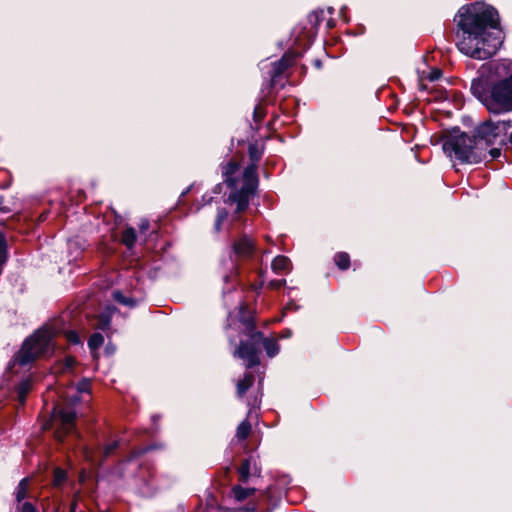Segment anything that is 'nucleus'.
I'll return each mask as SVG.
<instances>
[{
	"label": "nucleus",
	"mask_w": 512,
	"mask_h": 512,
	"mask_svg": "<svg viewBox=\"0 0 512 512\" xmlns=\"http://www.w3.org/2000/svg\"><path fill=\"white\" fill-rule=\"evenodd\" d=\"M462 36L457 42L459 51L471 58L484 60L493 56L502 44L500 32H490L499 24L497 11L484 3L462 6L457 14Z\"/></svg>",
	"instance_id": "obj_1"
},
{
	"label": "nucleus",
	"mask_w": 512,
	"mask_h": 512,
	"mask_svg": "<svg viewBox=\"0 0 512 512\" xmlns=\"http://www.w3.org/2000/svg\"><path fill=\"white\" fill-rule=\"evenodd\" d=\"M471 91L491 112L512 110V74L507 79L496 83L489 95L483 93L481 80L472 81Z\"/></svg>",
	"instance_id": "obj_2"
},
{
	"label": "nucleus",
	"mask_w": 512,
	"mask_h": 512,
	"mask_svg": "<svg viewBox=\"0 0 512 512\" xmlns=\"http://www.w3.org/2000/svg\"><path fill=\"white\" fill-rule=\"evenodd\" d=\"M54 332L49 328H42L25 340L19 352L14 356L13 365L25 366L39 357L46 356L52 347Z\"/></svg>",
	"instance_id": "obj_3"
},
{
	"label": "nucleus",
	"mask_w": 512,
	"mask_h": 512,
	"mask_svg": "<svg viewBox=\"0 0 512 512\" xmlns=\"http://www.w3.org/2000/svg\"><path fill=\"white\" fill-rule=\"evenodd\" d=\"M443 150L462 162L479 163L486 159V153L480 150L476 140L465 133L450 135L443 143Z\"/></svg>",
	"instance_id": "obj_4"
},
{
	"label": "nucleus",
	"mask_w": 512,
	"mask_h": 512,
	"mask_svg": "<svg viewBox=\"0 0 512 512\" xmlns=\"http://www.w3.org/2000/svg\"><path fill=\"white\" fill-rule=\"evenodd\" d=\"M511 127V120H503L498 122L487 120L477 127L476 136L474 139L476 140L480 150L485 153L484 150L489 145L493 144L501 134L506 133L507 130Z\"/></svg>",
	"instance_id": "obj_5"
},
{
	"label": "nucleus",
	"mask_w": 512,
	"mask_h": 512,
	"mask_svg": "<svg viewBox=\"0 0 512 512\" xmlns=\"http://www.w3.org/2000/svg\"><path fill=\"white\" fill-rule=\"evenodd\" d=\"M261 341V332L252 333L248 341L240 343L239 347L234 352V356L244 360L248 368L258 365Z\"/></svg>",
	"instance_id": "obj_6"
},
{
	"label": "nucleus",
	"mask_w": 512,
	"mask_h": 512,
	"mask_svg": "<svg viewBox=\"0 0 512 512\" xmlns=\"http://www.w3.org/2000/svg\"><path fill=\"white\" fill-rule=\"evenodd\" d=\"M75 418L76 413L73 408H55L52 421L55 427V438L58 441H63L64 436L74 430Z\"/></svg>",
	"instance_id": "obj_7"
},
{
	"label": "nucleus",
	"mask_w": 512,
	"mask_h": 512,
	"mask_svg": "<svg viewBox=\"0 0 512 512\" xmlns=\"http://www.w3.org/2000/svg\"><path fill=\"white\" fill-rule=\"evenodd\" d=\"M258 178L256 173L255 164L249 165L245 168L243 173V184L239 193L252 196L257 188Z\"/></svg>",
	"instance_id": "obj_8"
},
{
	"label": "nucleus",
	"mask_w": 512,
	"mask_h": 512,
	"mask_svg": "<svg viewBox=\"0 0 512 512\" xmlns=\"http://www.w3.org/2000/svg\"><path fill=\"white\" fill-rule=\"evenodd\" d=\"M233 250L239 258L251 257L255 250L254 241L247 235H244L234 243Z\"/></svg>",
	"instance_id": "obj_9"
},
{
	"label": "nucleus",
	"mask_w": 512,
	"mask_h": 512,
	"mask_svg": "<svg viewBox=\"0 0 512 512\" xmlns=\"http://www.w3.org/2000/svg\"><path fill=\"white\" fill-rule=\"evenodd\" d=\"M250 197L251 196L235 191L229 195L228 200L230 202L237 204L236 212L240 213L246 210V208L248 207Z\"/></svg>",
	"instance_id": "obj_10"
},
{
	"label": "nucleus",
	"mask_w": 512,
	"mask_h": 512,
	"mask_svg": "<svg viewBox=\"0 0 512 512\" xmlns=\"http://www.w3.org/2000/svg\"><path fill=\"white\" fill-rule=\"evenodd\" d=\"M272 269L275 273L289 272L291 269V262L286 256H276L272 262Z\"/></svg>",
	"instance_id": "obj_11"
},
{
	"label": "nucleus",
	"mask_w": 512,
	"mask_h": 512,
	"mask_svg": "<svg viewBox=\"0 0 512 512\" xmlns=\"http://www.w3.org/2000/svg\"><path fill=\"white\" fill-rule=\"evenodd\" d=\"M294 61V56L284 55L279 61L274 63V76L283 73Z\"/></svg>",
	"instance_id": "obj_12"
},
{
	"label": "nucleus",
	"mask_w": 512,
	"mask_h": 512,
	"mask_svg": "<svg viewBox=\"0 0 512 512\" xmlns=\"http://www.w3.org/2000/svg\"><path fill=\"white\" fill-rule=\"evenodd\" d=\"M255 488H244L240 485H236L232 488L234 498L241 502L250 497L255 493Z\"/></svg>",
	"instance_id": "obj_13"
},
{
	"label": "nucleus",
	"mask_w": 512,
	"mask_h": 512,
	"mask_svg": "<svg viewBox=\"0 0 512 512\" xmlns=\"http://www.w3.org/2000/svg\"><path fill=\"white\" fill-rule=\"evenodd\" d=\"M32 389V380L27 378L17 386V397L21 404H24L27 394Z\"/></svg>",
	"instance_id": "obj_14"
},
{
	"label": "nucleus",
	"mask_w": 512,
	"mask_h": 512,
	"mask_svg": "<svg viewBox=\"0 0 512 512\" xmlns=\"http://www.w3.org/2000/svg\"><path fill=\"white\" fill-rule=\"evenodd\" d=\"M253 381H254V377L252 374L248 373L244 376L243 379H241L238 383H237V394L238 396L242 397L246 391L251 387V385L253 384Z\"/></svg>",
	"instance_id": "obj_15"
},
{
	"label": "nucleus",
	"mask_w": 512,
	"mask_h": 512,
	"mask_svg": "<svg viewBox=\"0 0 512 512\" xmlns=\"http://www.w3.org/2000/svg\"><path fill=\"white\" fill-rule=\"evenodd\" d=\"M261 345L264 347L269 357H274L278 353V344L273 339L264 338V336L262 335Z\"/></svg>",
	"instance_id": "obj_16"
},
{
	"label": "nucleus",
	"mask_w": 512,
	"mask_h": 512,
	"mask_svg": "<svg viewBox=\"0 0 512 512\" xmlns=\"http://www.w3.org/2000/svg\"><path fill=\"white\" fill-rule=\"evenodd\" d=\"M121 241L123 244H125L128 248L133 247V245L136 242V231L134 228L129 227L126 228L122 232Z\"/></svg>",
	"instance_id": "obj_17"
},
{
	"label": "nucleus",
	"mask_w": 512,
	"mask_h": 512,
	"mask_svg": "<svg viewBox=\"0 0 512 512\" xmlns=\"http://www.w3.org/2000/svg\"><path fill=\"white\" fill-rule=\"evenodd\" d=\"M238 169V165L233 162V161H230L228 162L224 167H223V175L226 177L225 181L230 185V186H235V182L234 180L231 178V176L237 171Z\"/></svg>",
	"instance_id": "obj_18"
},
{
	"label": "nucleus",
	"mask_w": 512,
	"mask_h": 512,
	"mask_svg": "<svg viewBox=\"0 0 512 512\" xmlns=\"http://www.w3.org/2000/svg\"><path fill=\"white\" fill-rule=\"evenodd\" d=\"M27 493H28V479L24 478L19 482V484L16 488V492H15L16 500L20 503L23 499L26 498Z\"/></svg>",
	"instance_id": "obj_19"
},
{
	"label": "nucleus",
	"mask_w": 512,
	"mask_h": 512,
	"mask_svg": "<svg viewBox=\"0 0 512 512\" xmlns=\"http://www.w3.org/2000/svg\"><path fill=\"white\" fill-rule=\"evenodd\" d=\"M238 473L240 476V481L246 483L250 477V459H245L242 461L240 467L238 468Z\"/></svg>",
	"instance_id": "obj_20"
},
{
	"label": "nucleus",
	"mask_w": 512,
	"mask_h": 512,
	"mask_svg": "<svg viewBox=\"0 0 512 512\" xmlns=\"http://www.w3.org/2000/svg\"><path fill=\"white\" fill-rule=\"evenodd\" d=\"M250 431H251L250 423L248 421H242L237 427L236 437L239 440H245L249 436Z\"/></svg>",
	"instance_id": "obj_21"
},
{
	"label": "nucleus",
	"mask_w": 512,
	"mask_h": 512,
	"mask_svg": "<svg viewBox=\"0 0 512 512\" xmlns=\"http://www.w3.org/2000/svg\"><path fill=\"white\" fill-rule=\"evenodd\" d=\"M334 261L336 265L343 270L347 269L350 265V257L344 252L337 253L334 257Z\"/></svg>",
	"instance_id": "obj_22"
},
{
	"label": "nucleus",
	"mask_w": 512,
	"mask_h": 512,
	"mask_svg": "<svg viewBox=\"0 0 512 512\" xmlns=\"http://www.w3.org/2000/svg\"><path fill=\"white\" fill-rule=\"evenodd\" d=\"M104 342V337L100 333H94L88 340V346L92 351L97 350Z\"/></svg>",
	"instance_id": "obj_23"
},
{
	"label": "nucleus",
	"mask_w": 512,
	"mask_h": 512,
	"mask_svg": "<svg viewBox=\"0 0 512 512\" xmlns=\"http://www.w3.org/2000/svg\"><path fill=\"white\" fill-rule=\"evenodd\" d=\"M110 325V316L108 314H101L97 317L96 323L93 324V326L96 329L105 330Z\"/></svg>",
	"instance_id": "obj_24"
},
{
	"label": "nucleus",
	"mask_w": 512,
	"mask_h": 512,
	"mask_svg": "<svg viewBox=\"0 0 512 512\" xmlns=\"http://www.w3.org/2000/svg\"><path fill=\"white\" fill-rule=\"evenodd\" d=\"M66 477V472L63 469L56 468L54 470L53 485L56 487L61 486L65 482Z\"/></svg>",
	"instance_id": "obj_25"
},
{
	"label": "nucleus",
	"mask_w": 512,
	"mask_h": 512,
	"mask_svg": "<svg viewBox=\"0 0 512 512\" xmlns=\"http://www.w3.org/2000/svg\"><path fill=\"white\" fill-rule=\"evenodd\" d=\"M113 297L114 299L121 303V304H124V305H127V306H134L136 304V302L131 299V298H128V297H125L120 291H114L113 292Z\"/></svg>",
	"instance_id": "obj_26"
},
{
	"label": "nucleus",
	"mask_w": 512,
	"mask_h": 512,
	"mask_svg": "<svg viewBox=\"0 0 512 512\" xmlns=\"http://www.w3.org/2000/svg\"><path fill=\"white\" fill-rule=\"evenodd\" d=\"M7 260V244L5 237L0 233V265L4 264Z\"/></svg>",
	"instance_id": "obj_27"
},
{
	"label": "nucleus",
	"mask_w": 512,
	"mask_h": 512,
	"mask_svg": "<svg viewBox=\"0 0 512 512\" xmlns=\"http://www.w3.org/2000/svg\"><path fill=\"white\" fill-rule=\"evenodd\" d=\"M228 213L225 209L219 210L215 221V230L219 232L221 230L222 223L227 219Z\"/></svg>",
	"instance_id": "obj_28"
},
{
	"label": "nucleus",
	"mask_w": 512,
	"mask_h": 512,
	"mask_svg": "<svg viewBox=\"0 0 512 512\" xmlns=\"http://www.w3.org/2000/svg\"><path fill=\"white\" fill-rule=\"evenodd\" d=\"M118 445V441H113L105 445V447L103 448V457L106 458L110 456L114 452V450L117 449Z\"/></svg>",
	"instance_id": "obj_29"
},
{
	"label": "nucleus",
	"mask_w": 512,
	"mask_h": 512,
	"mask_svg": "<svg viewBox=\"0 0 512 512\" xmlns=\"http://www.w3.org/2000/svg\"><path fill=\"white\" fill-rule=\"evenodd\" d=\"M75 359L71 356H67L65 358L63 367L60 369H57V372H64L65 370H71L74 367Z\"/></svg>",
	"instance_id": "obj_30"
},
{
	"label": "nucleus",
	"mask_w": 512,
	"mask_h": 512,
	"mask_svg": "<svg viewBox=\"0 0 512 512\" xmlns=\"http://www.w3.org/2000/svg\"><path fill=\"white\" fill-rule=\"evenodd\" d=\"M65 336H66L67 340L72 344L80 343V338L75 331H67L65 333Z\"/></svg>",
	"instance_id": "obj_31"
},
{
	"label": "nucleus",
	"mask_w": 512,
	"mask_h": 512,
	"mask_svg": "<svg viewBox=\"0 0 512 512\" xmlns=\"http://www.w3.org/2000/svg\"><path fill=\"white\" fill-rule=\"evenodd\" d=\"M18 512H38L37 509L29 502H24L18 507Z\"/></svg>",
	"instance_id": "obj_32"
},
{
	"label": "nucleus",
	"mask_w": 512,
	"mask_h": 512,
	"mask_svg": "<svg viewBox=\"0 0 512 512\" xmlns=\"http://www.w3.org/2000/svg\"><path fill=\"white\" fill-rule=\"evenodd\" d=\"M264 110L261 106H256L253 112V118L255 122H260L264 118Z\"/></svg>",
	"instance_id": "obj_33"
},
{
	"label": "nucleus",
	"mask_w": 512,
	"mask_h": 512,
	"mask_svg": "<svg viewBox=\"0 0 512 512\" xmlns=\"http://www.w3.org/2000/svg\"><path fill=\"white\" fill-rule=\"evenodd\" d=\"M286 281L284 279L282 280H272L269 282L268 286L272 289H279L283 285H285Z\"/></svg>",
	"instance_id": "obj_34"
},
{
	"label": "nucleus",
	"mask_w": 512,
	"mask_h": 512,
	"mask_svg": "<svg viewBox=\"0 0 512 512\" xmlns=\"http://www.w3.org/2000/svg\"><path fill=\"white\" fill-rule=\"evenodd\" d=\"M490 159H496L501 155V150L498 148H492L488 151Z\"/></svg>",
	"instance_id": "obj_35"
},
{
	"label": "nucleus",
	"mask_w": 512,
	"mask_h": 512,
	"mask_svg": "<svg viewBox=\"0 0 512 512\" xmlns=\"http://www.w3.org/2000/svg\"><path fill=\"white\" fill-rule=\"evenodd\" d=\"M89 382L88 381H84L82 383L79 384L78 388H77V391L78 392H88L89 391Z\"/></svg>",
	"instance_id": "obj_36"
},
{
	"label": "nucleus",
	"mask_w": 512,
	"mask_h": 512,
	"mask_svg": "<svg viewBox=\"0 0 512 512\" xmlns=\"http://www.w3.org/2000/svg\"><path fill=\"white\" fill-rule=\"evenodd\" d=\"M441 76V71L439 69H435L433 70L430 75H429V80L431 81H435L437 79H439Z\"/></svg>",
	"instance_id": "obj_37"
},
{
	"label": "nucleus",
	"mask_w": 512,
	"mask_h": 512,
	"mask_svg": "<svg viewBox=\"0 0 512 512\" xmlns=\"http://www.w3.org/2000/svg\"><path fill=\"white\" fill-rule=\"evenodd\" d=\"M250 156L253 160H258L259 156L257 155L254 146L249 147Z\"/></svg>",
	"instance_id": "obj_38"
},
{
	"label": "nucleus",
	"mask_w": 512,
	"mask_h": 512,
	"mask_svg": "<svg viewBox=\"0 0 512 512\" xmlns=\"http://www.w3.org/2000/svg\"><path fill=\"white\" fill-rule=\"evenodd\" d=\"M149 228V222L147 220H143L140 224V230L145 232Z\"/></svg>",
	"instance_id": "obj_39"
},
{
	"label": "nucleus",
	"mask_w": 512,
	"mask_h": 512,
	"mask_svg": "<svg viewBox=\"0 0 512 512\" xmlns=\"http://www.w3.org/2000/svg\"><path fill=\"white\" fill-rule=\"evenodd\" d=\"M509 141H510V143H512V133L509 136Z\"/></svg>",
	"instance_id": "obj_40"
},
{
	"label": "nucleus",
	"mask_w": 512,
	"mask_h": 512,
	"mask_svg": "<svg viewBox=\"0 0 512 512\" xmlns=\"http://www.w3.org/2000/svg\"><path fill=\"white\" fill-rule=\"evenodd\" d=\"M77 401H78L77 397L73 398V402H77Z\"/></svg>",
	"instance_id": "obj_41"
}]
</instances>
